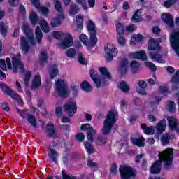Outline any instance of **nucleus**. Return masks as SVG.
Wrapping results in <instances>:
<instances>
[{
	"mask_svg": "<svg viewBox=\"0 0 179 179\" xmlns=\"http://www.w3.org/2000/svg\"><path fill=\"white\" fill-rule=\"evenodd\" d=\"M159 159L151 166L150 173L152 174H159L162 170V164L163 163L164 167L169 169L171 164H173V159L174 157L173 148H168L162 152H159Z\"/></svg>",
	"mask_w": 179,
	"mask_h": 179,
	"instance_id": "f257e3e1",
	"label": "nucleus"
},
{
	"mask_svg": "<svg viewBox=\"0 0 179 179\" xmlns=\"http://www.w3.org/2000/svg\"><path fill=\"white\" fill-rule=\"evenodd\" d=\"M22 31L26 34V38L22 36L20 38L21 49L24 54H27L30 50V45H34L36 44L34 34H33V31L29 28V24L26 23L22 25Z\"/></svg>",
	"mask_w": 179,
	"mask_h": 179,
	"instance_id": "f03ea898",
	"label": "nucleus"
},
{
	"mask_svg": "<svg viewBox=\"0 0 179 179\" xmlns=\"http://www.w3.org/2000/svg\"><path fill=\"white\" fill-rule=\"evenodd\" d=\"M88 31L90 34V38L89 41V38L84 34H82L80 35L79 38L84 44V45H88L90 47H95L96 44H97V36H96V33L97 32V29L94 26V23L92 20L88 22L87 25Z\"/></svg>",
	"mask_w": 179,
	"mask_h": 179,
	"instance_id": "7ed1b4c3",
	"label": "nucleus"
},
{
	"mask_svg": "<svg viewBox=\"0 0 179 179\" xmlns=\"http://www.w3.org/2000/svg\"><path fill=\"white\" fill-rule=\"evenodd\" d=\"M53 37L57 38V40L62 39L61 42L58 44L60 48L66 50V48H69L73 45V38L72 35L69 33H64L58 31L53 32Z\"/></svg>",
	"mask_w": 179,
	"mask_h": 179,
	"instance_id": "20e7f679",
	"label": "nucleus"
},
{
	"mask_svg": "<svg viewBox=\"0 0 179 179\" xmlns=\"http://www.w3.org/2000/svg\"><path fill=\"white\" fill-rule=\"evenodd\" d=\"M166 127H167V122H166V120L164 119L159 121L156 127L153 126L148 127V125H146V124H141V129L143 130V132L144 134H145V135H153L155 131H157V135H162V134L164 132Z\"/></svg>",
	"mask_w": 179,
	"mask_h": 179,
	"instance_id": "39448f33",
	"label": "nucleus"
},
{
	"mask_svg": "<svg viewBox=\"0 0 179 179\" xmlns=\"http://www.w3.org/2000/svg\"><path fill=\"white\" fill-rule=\"evenodd\" d=\"M117 119L115 118V113L114 111H109L103 122L102 128V134L103 135H108L113 129Z\"/></svg>",
	"mask_w": 179,
	"mask_h": 179,
	"instance_id": "423d86ee",
	"label": "nucleus"
},
{
	"mask_svg": "<svg viewBox=\"0 0 179 179\" xmlns=\"http://www.w3.org/2000/svg\"><path fill=\"white\" fill-rule=\"evenodd\" d=\"M55 90L57 94L63 99H66L69 96V87H68V83L64 80H57L55 83Z\"/></svg>",
	"mask_w": 179,
	"mask_h": 179,
	"instance_id": "0eeeda50",
	"label": "nucleus"
},
{
	"mask_svg": "<svg viewBox=\"0 0 179 179\" xmlns=\"http://www.w3.org/2000/svg\"><path fill=\"white\" fill-rule=\"evenodd\" d=\"M29 18L31 20V23L34 25L37 24V22H39V24L43 33H50V31L51 29H50V27H48V24L45 21V20H44V18H38L36 12L32 11L30 13Z\"/></svg>",
	"mask_w": 179,
	"mask_h": 179,
	"instance_id": "6e6552de",
	"label": "nucleus"
},
{
	"mask_svg": "<svg viewBox=\"0 0 179 179\" xmlns=\"http://www.w3.org/2000/svg\"><path fill=\"white\" fill-rule=\"evenodd\" d=\"M119 171L122 179H133L136 177V170L131 166L125 165L120 166Z\"/></svg>",
	"mask_w": 179,
	"mask_h": 179,
	"instance_id": "1a4fd4ad",
	"label": "nucleus"
},
{
	"mask_svg": "<svg viewBox=\"0 0 179 179\" xmlns=\"http://www.w3.org/2000/svg\"><path fill=\"white\" fill-rule=\"evenodd\" d=\"M105 52L107 55V61L110 62V61L118 54V49L115 48L113 44L109 43L105 46Z\"/></svg>",
	"mask_w": 179,
	"mask_h": 179,
	"instance_id": "9d476101",
	"label": "nucleus"
},
{
	"mask_svg": "<svg viewBox=\"0 0 179 179\" xmlns=\"http://www.w3.org/2000/svg\"><path fill=\"white\" fill-rule=\"evenodd\" d=\"M64 110L67 113L69 117H73V115L78 111V106L76 102L73 101H69L64 106Z\"/></svg>",
	"mask_w": 179,
	"mask_h": 179,
	"instance_id": "9b49d317",
	"label": "nucleus"
},
{
	"mask_svg": "<svg viewBox=\"0 0 179 179\" xmlns=\"http://www.w3.org/2000/svg\"><path fill=\"white\" fill-rule=\"evenodd\" d=\"M171 47L179 57V32H173L170 37Z\"/></svg>",
	"mask_w": 179,
	"mask_h": 179,
	"instance_id": "f8f14e48",
	"label": "nucleus"
},
{
	"mask_svg": "<svg viewBox=\"0 0 179 179\" xmlns=\"http://www.w3.org/2000/svg\"><path fill=\"white\" fill-rule=\"evenodd\" d=\"M0 87L2 89L3 93L7 94V96H10L11 99L13 100H19V94L11 90L6 84L0 83Z\"/></svg>",
	"mask_w": 179,
	"mask_h": 179,
	"instance_id": "ddd939ff",
	"label": "nucleus"
},
{
	"mask_svg": "<svg viewBox=\"0 0 179 179\" xmlns=\"http://www.w3.org/2000/svg\"><path fill=\"white\" fill-rule=\"evenodd\" d=\"M90 76L92 80L94 82L96 87H101L104 83H106V80H101V76H97V71L94 70L90 71Z\"/></svg>",
	"mask_w": 179,
	"mask_h": 179,
	"instance_id": "4468645a",
	"label": "nucleus"
},
{
	"mask_svg": "<svg viewBox=\"0 0 179 179\" xmlns=\"http://www.w3.org/2000/svg\"><path fill=\"white\" fill-rule=\"evenodd\" d=\"M167 121L169 122V128L171 131H176L179 134V122L174 117H168Z\"/></svg>",
	"mask_w": 179,
	"mask_h": 179,
	"instance_id": "2eb2a0df",
	"label": "nucleus"
},
{
	"mask_svg": "<svg viewBox=\"0 0 179 179\" xmlns=\"http://www.w3.org/2000/svg\"><path fill=\"white\" fill-rule=\"evenodd\" d=\"M17 69H23V63L20 60V55L15 56L13 58V71L17 72Z\"/></svg>",
	"mask_w": 179,
	"mask_h": 179,
	"instance_id": "dca6fc26",
	"label": "nucleus"
},
{
	"mask_svg": "<svg viewBox=\"0 0 179 179\" xmlns=\"http://www.w3.org/2000/svg\"><path fill=\"white\" fill-rule=\"evenodd\" d=\"M99 70L102 76H101V80H105V83L108 82V80H111V74L107 70L106 67H99Z\"/></svg>",
	"mask_w": 179,
	"mask_h": 179,
	"instance_id": "f3484780",
	"label": "nucleus"
},
{
	"mask_svg": "<svg viewBox=\"0 0 179 179\" xmlns=\"http://www.w3.org/2000/svg\"><path fill=\"white\" fill-rule=\"evenodd\" d=\"M128 59H123L120 62V66L118 68V71L121 75H127V72H128Z\"/></svg>",
	"mask_w": 179,
	"mask_h": 179,
	"instance_id": "a211bd4d",
	"label": "nucleus"
},
{
	"mask_svg": "<svg viewBox=\"0 0 179 179\" xmlns=\"http://www.w3.org/2000/svg\"><path fill=\"white\" fill-rule=\"evenodd\" d=\"M162 19L163 22L166 23V24L169 27H173V26L174 25V20L173 19V16H171V15H170V13H165V14L162 15Z\"/></svg>",
	"mask_w": 179,
	"mask_h": 179,
	"instance_id": "6ab92c4d",
	"label": "nucleus"
},
{
	"mask_svg": "<svg viewBox=\"0 0 179 179\" xmlns=\"http://www.w3.org/2000/svg\"><path fill=\"white\" fill-rule=\"evenodd\" d=\"M150 56L151 59L156 61L158 64H164V60L162 59L163 56L158 53V52H150Z\"/></svg>",
	"mask_w": 179,
	"mask_h": 179,
	"instance_id": "aec40b11",
	"label": "nucleus"
},
{
	"mask_svg": "<svg viewBox=\"0 0 179 179\" xmlns=\"http://www.w3.org/2000/svg\"><path fill=\"white\" fill-rule=\"evenodd\" d=\"M148 49L151 51H159L160 46H159V41L156 39H150L148 42Z\"/></svg>",
	"mask_w": 179,
	"mask_h": 179,
	"instance_id": "412c9836",
	"label": "nucleus"
},
{
	"mask_svg": "<svg viewBox=\"0 0 179 179\" xmlns=\"http://www.w3.org/2000/svg\"><path fill=\"white\" fill-rule=\"evenodd\" d=\"M6 62H5V59H0V68L3 71H6V68H8V69H12V63L10 62V59L7 58Z\"/></svg>",
	"mask_w": 179,
	"mask_h": 179,
	"instance_id": "4be33fe9",
	"label": "nucleus"
},
{
	"mask_svg": "<svg viewBox=\"0 0 179 179\" xmlns=\"http://www.w3.org/2000/svg\"><path fill=\"white\" fill-rule=\"evenodd\" d=\"M58 156L59 154L57 150L53 148H50L48 152V157L52 162H54V163H58Z\"/></svg>",
	"mask_w": 179,
	"mask_h": 179,
	"instance_id": "5701e85b",
	"label": "nucleus"
},
{
	"mask_svg": "<svg viewBox=\"0 0 179 179\" xmlns=\"http://www.w3.org/2000/svg\"><path fill=\"white\" fill-rule=\"evenodd\" d=\"M41 86V78L40 76H35L32 80L31 89L32 90H36Z\"/></svg>",
	"mask_w": 179,
	"mask_h": 179,
	"instance_id": "b1692460",
	"label": "nucleus"
},
{
	"mask_svg": "<svg viewBox=\"0 0 179 179\" xmlns=\"http://www.w3.org/2000/svg\"><path fill=\"white\" fill-rule=\"evenodd\" d=\"M46 134L47 136H49V138H52V136H54V134H55V127H54V124L48 123L46 126Z\"/></svg>",
	"mask_w": 179,
	"mask_h": 179,
	"instance_id": "393cba45",
	"label": "nucleus"
},
{
	"mask_svg": "<svg viewBox=\"0 0 179 179\" xmlns=\"http://www.w3.org/2000/svg\"><path fill=\"white\" fill-rule=\"evenodd\" d=\"M27 120L28 122H29L30 125L31 127H34L35 129H37L38 128V126H37V119H36V117L31 114H28L27 115Z\"/></svg>",
	"mask_w": 179,
	"mask_h": 179,
	"instance_id": "a878e982",
	"label": "nucleus"
},
{
	"mask_svg": "<svg viewBox=\"0 0 179 179\" xmlns=\"http://www.w3.org/2000/svg\"><path fill=\"white\" fill-rule=\"evenodd\" d=\"M134 58L136 59H141V61H146L148 59V56L146 55V52L140 51L133 54Z\"/></svg>",
	"mask_w": 179,
	"mask_h": 179,
	"instance_id": "bb28decb",
	"label": "nucleus"
},
{
	"mask_svg": "<svg viewBox=\"0 0 179 179\" xmlns=\"http://www.w3.org/2000/svg\"><path fill=\"white\" fill-rule=\"evenodd\" d=\"M131 142L133 145H136V146H145V138L143 137L131 138Z\"/></svg>",
	"mask_w": 179,
	"mask_h": 179,
	"instance_id": "cd10ccee",
	"label": "nucleus"
},
{
	"mask_svg": "<svg viewBox=\"0 0 179 179\" xmlns=\"http://www.w3.org/2000/svg\"><path fill=\"white\" fill-rule=\"evenodd\" d=\"M65 15L64 14H60L58 17L54 18L51 22L52 27H58V26H61V19H64Z\"/></svg>",
	"mask_w": 179,
	"mask_h": 179,
	"instance_id": "c85d7f7f",
	"label": "nucleus"
},
{
	"mask_svg": "<svg viewBox=\"0 0 179 179\" xmlns=\"http://www.w3.org/2000/svg\"><path fill=\"white\" fill-rule=\"evenodd\" d=\"M79 13V6L78 5L73 3L70 6L69 15L70 16H75Z\"/></svg>",
	"mask_w": 179,
	"mask_h": 179,
	"instance_id": "c756f323",
	"label": "nucleus"
},
{
	"mask_svg": "<svg viewBox=\"0 0 179 179\" xmlns=\"http://www.w3.org/2000/svg\"><path fill=\"white\" fill-rule=\"evenodd\" d=\"M35 35L38 44H40V43H41V40L43 39V32L41 31L39 26L36 27Z\"/></svg>",
	"mask_w": 179,
	"mask_h": 179,
	"instance_id": "7c9ffc66",
	"label": "nucleus"
},
{
	"mask_svg": "<svg viewBox=\"0 0 179 179\" xmlns=\"http://www.w3.org/2000/svg\"><path fill=\"white\" fill-rule=\"evenodd\" d=\"M8 27V23H5L2 21L0 22V33L2 36H6Z\"/></svg>",
	"mask_w": 179,
	"mask_h": 179,
	"instance_id": "2f4dec72",
	"label": "nucleus"
},
{
	"mask_svg": "<svg viewBox=\"0 0 179 179\" xmlns=\"http://www.w3.org/2000/svg\"><path fill=\"white\" fill-rule=\"evenodd\" d=\"M80 87L84 90V92H90L92 90V85L89 83L87 80H84L80 84Z\"/></svg>",
	"mask_w": 179,
	"mask_h": 179,
	"instance_id": "473e14b6",
	"label": "nucleus"
},
{
	"mask_svg": "<svg viewBox=\"0 0 179 179\" xmlns=\"http://www.w3.org/2000/svg\"><path fill=\"white\" fill-rule=\"evenodd\" d=\"M118 87L124 92V93H128L129 92V85L124 81H122L118 84Z\"/></svg>",
	"mask_w": 179,
	"mask_h": 179,
	"instance_id": "72a5a7b5",
	"label": "nucleus"
},
{
	"mask_svg": "<svg viewBox=\"0 0 179 179\" xmlns=\"http://www.w3.org/2000/svg\"><path fill=\"white\" fill-rule=\"evenodd\" d=\"M82 131H88V132H92V134H97V131L93 129V127H90V124L87 123L84 124L81 126Z\"/></svg>",
	"mask_w": 179,
	"mask_h": 179,
	"instance_id": "f704fd0d",
	"label": "nucleus"
},
{
	"mask_svg": "<svg viewBox=\"0 0 179 179\" xmlns=\"http://www.w3.org/2000/svg\"><path fill=\"white\" fill-rule=\"evenodd\" d=\"M49 72L51 79H54V78L58 75V67H57L55 65H53L50 68Z\"/></svg>",
	"mask_w": 179,
	"mask_h": 179,
	"instance_id": "c9c22d12",
	"label": "nucleus"
},
{
	"mask_svg": "<svg viewBox=\"0 0 179 179\" xmlns=\"http://www.w3.org/2000/svg\"><path fill=\"white\" fill-rule=\"evenodd\" d=\"M48 59V55L47 54V50L45 49H42L39 56V59L41 62H47Z\"/></svg>",
	"mask_w": 179,
	"mask_h": 179,
	"instance_id": "e433bc0d",
	"label": "nucleus"
},
{
	"mask_svg": "<svg viewBox=\"0 0 179 179\" xmlns=\"http://www.w3.org/2000/svg\"><path fill=\"white\" fill-rule=\"evenodd\" d=\"M161 142L164 145H169L170 143V134L167 133L164 134L161 137Z\"/></svg>",
	"mask_w": 179,
	"mask_h": 179,
	"instance_id": "4c0bfd02",
	"label": "nucleus"
},
{
	"mask_svg": "<svg viewBox=\"0 0 179 179\" xmlns=\"http://www.w3.org/2000/svg\"><path fill=\"white\" fill-rule=\"evenodd\" d=\"M31 78V72L26 71L24 78V85L25 87H29V83L30 82V78Z\"/></svg>",
	"mask_w": 179,
	"mask_h": 179,
	"instance_id": "58836bf2",
	"label": "nucleus"
},
{
	"mask_svg": "<svg viewBox=\"0 0 179 179\" xmlns=\"http://www.w3.org/2000/svg\"><path fill=\"white\" fill-rule=\"evenodd\" d=\"M116 31L118 36H122V34H124V31H125L124 25L121 23L116 24Z\"/></svg>",
	"mask_w": 179,
	"mask_h": 179,
	"instance_id": "ea45409f",
	"label": "nucleus"
},
{
	"mask_svg": "<svg viewBox=\"0 0 179 179\" xmlns=\"http://www.w3.org/2000/svg\"><path fill=\"white\" fill-rule=\"evenodd\" d=\"M76 22H77V29L82 30L83 29V17L80 15L76 16Z\"/></svg>",
	"mask_w": 179,
	"mask_h": 179,
	"instance_id": "a19ab883",
	"label": "nucleus"
},
{
	"mask_svg": "<svg viewBox=\"0 0 179 179\" xmlns=\"http://www.w3.org/2000/svg\"><path fill=\"white\" fill-rule=\"evenodd\" d=\"M130 66L132 72L135 73V72H137L138 69H139L140 64L139 62L134 60L131 62Z\"/></svg>",
	"mask_w": 179,
	"mask_h": 179,
	"instance_id": "79ce46f5",
	"label": "nucleus"
},
{
	"mask_svg": "<svg viewBox=\"0 0 179 179\" xmlns=\"http://www.w3.org/2000/svg\"><path fill=\"white\" fill-rule=\"evenodd\" d=\"M142 38H143V36L141 34L136 35L135 36H133L131 38L130 43L131 44H133L134 45H135V44H138V43H139V41H141Z\"/></svg>",
	"mask_w": 179,
	"mask_h": 179,
	"instance_id": "37998d69",
	"label": "nucleus"
},
{
	"mask_svg": "<svg viewBox=\"0 0 179 179\" xmlns=\"http://www.w3.org/2000/svg\"><path fill=\"white\" fill-rule=\"evenodd\" d=\"M85 148L90 155L94 153V148L93 145L89 142H84Z\"/></svg>",
	"mask_w": 179,
	"mask_h": 179,
	"instance_id": "c03bdc74",
	"label": "nucleus"
},
{
	"mask_svg": "<svg viewBox=\"0 0 179 179\" xmlns=\"http://www.w3.org/2000/svg\"><path fill=\"white\" fill-rule=\"evenodd\" d=\"M139 19H141V10H138L133 15L131 22H133V23H137V22H139Z\"/></svg>",
	"mask_w": 179,
	"mask_h": 179,
	"instance_id": "a18cd8bd",
	"label": "nucleus"
},
{
	"mask_svg": "<svg viewBox=\"0 0 179 179\" xmlns=\"http://www.w3.org/2000/svg\"><path fill=\"white\" fill-rule=\"evenodd\" d=\"M55 7L57 12H59V13H60V15L61 14L64 15V13H62V10H63L62 6L61 5V2H59V1L56 0L55 1Z\"/></svg>",
	"mask_w": 179,
	"mask_h": 179,
	"instance_id": "49530a36",
	"label": "nucleus"
},
{
	"mask_svg": "<svg viewBox=\"0 0 179 179\" xmlns=\"http://www.w3.org/2000/svg\"><path fill=\"white\" fill-rule=\"evenodd\" d=\"M117 43L119 44V45H120V47H124V45L127 44V40L122 36V35H118Z\"/></svg>",
	"mask_w": 179,
	"mask_h": 179,
	"instance_id": "de8ad7c7",
	"label": "nucleus"
},
{
	"mask_svg": "<svg viewBox=\"0 0 179 179\" xmlns=\"http://www.w3.org/2000/svg\"><path fill=\"white\" fill-rule=\"evenodd\" d=\"M98 143L99 145H103L107 143V136L105 135H101L98 137Z\"/></svg>",
	"mask_w": 179,
	"mask_h": 179,
	"instance_id": "09e8293b",
	"label": "nucleus"
},
{
	"mask_svg": "<svg viewBox=\"0 0 179 179\" xmlns=\"http://www.w3.org/2000/svg\"><path fill=\"white\" fill-rule=\"evenodd\" d=\"M66 55L69 57V58H73V57L76 55V50L73 48H70L66 50Z\"/></svg>",
	"mask_w": 179,
	"mask_h": 179,
	"instance_id": "8fccbe9b",
	"label": "nucleus"
},
{
	"mask_svg": "<svg viewBox=\"0 0 179 179\" xmlns=\"http://www.w3.org/2000/svg\"><path fill=\"white\" fill-rule=\"evenodd\" d=\"M168 110L170 113H174L176 110V103L173 101H168Z\"/></svg>",
	"mask_w": 179,
	"mask_h": 179,
	"instance_id": "3c124183",
	"label": "nucleus"
},
{
	"mask_svg": "<svg viewBox=\"0 0 179 179\" xmlns=\"http://www.w3.org/2000/svg\"><path fill=\"white\" fill-rule=\"evenodd\" d=\"M78 62L82 64V65H86L87 64V60L85 59L82 53L78 54Z\"/></svg>",
	"mask_w": 179,
	"mask_h": 179,
	"instance_id": "603ef678",
	"label": "nucleus"
},
{
	"mask_svg": "<svg viewBox=\"0 0 179 179\" xmlns=\"http://www.w3.org/2000/svg\"><path fill=\"white\" fill-rule=\"evenodd\" d=\"M176 1L177 0H167L164 3V5L165 8H170V6H173L176 3Z\"/></svg>",
	"mask_w": 179,
	"mask_h": 179,
	"instance_id": "864d4df0",
	"label": "nucleus"
},
{
	"mask_svg": "<svg viewBox=\"0 0 179 179\" xmlns=\"http://www.w3.org/2000/svg\"><path fill=\"white\" fill-rule=\"evenodd\" d=\"M145 66H147L148 68H150L152 71H156V65L150 62H145Z\"/></svg>",
	"mask_w": 179,
	"mask_h": 179,
	"instance_id": "5fc2aeb1",
	"label": "nucleus"
},
{
	"mask_svg": "<svg viewBox=\"0 0 179 179\" xmlns=\"http://www.w3.org/2000/svg\"><path fill=\"white\" fill-rule=\"evenodd\" d=\"M159 90L160 93L164 94V93H167V92H169V88L164 85H160L159 87Z\"/></svg>",
	"mask_w": 179,
	"mask_h": 179,
	"instance_id": "6e6d98bb",
	"label": "nucleus"
},
{
	"mask_svg": "<svg viewBox=\"0 0 179 179\" xmlns=\"http://www.w3.org/2000/svg\"><path fill=\"white\" fill-rule=\"evenodd\" d=\"M110 170L111 174H113V176H115V174H117V164H113L110 166Z\"/></svg>",
	"mask_w": 179,
	"mask_h": 179,
	"instance_id": "4d7b16f0",
	"label": "nucleus"
},
{
	"mask_svg": "<svg viewBox=\"0 0 179 179\" xmlns=\"http://www.w3.org/2000/svg\"><path fill=\"white\" fill-rule=\"evenodd\" d=\"M76 138L80 142H83V141H85V136L82 133H78L76 135Z\"/></svg>",
	"mask_w": 179,
	"mask_h": 179,
	"instance_id": "13d9d810",
	"label": "nucleus"
},
{
	"mask_svg": "<svg viewBox=\"0 0 179 179\" xmlns=\"http://www.w3.org/2000/svg\"><path fill=\"white\" fill-rule=\"evenodd\" d=\"M17 113L18 114H20V117H22V118L23 119L27 118V115H29V114H27V113H26V111L24 110H18Z\"/></svg>",
	"mask_w": 179,
	"mask_h": 179,
	"instance_id": "bf43d9fd",
	"label": "nucleus"
},
{
	"mask_svg": "<svg viewBox=\"0 0 179 179\" xmlns=\"http://www.w3.org/2000/svg\"><path fill=\"white\" fill-rule=\"evenodd\" d=\"M138 85H139L141 89H145V88H146V86H148V84L143 80H140L138 81Z\"/></svg>",
	"mask_w": 179,
	"mask_h": 179,
	"instance_id": "052dcab7",
	"label": "nucleus"
},
{
	"mask_svg": "<svg viewBox=\"0 0 179 179\" xmlns=\"http://www.w3.org/2000/svg\"><path fill=\"white\" fill-rule=\"evenodd\" d=\"M1 108L2 110H4V111H9L10 110V108H9V105L6 102L2 103Z\"/></svg>",
	"mask_w": 179,
	"mask_h": 179,
	"instance_id": "680f3d73",
	"label": "nucleus"
},
{
	"mask_svg": "<svg viewBox=\"0 0 179 179\" xmlns=\"http://www.w3.org/2000/svg\"><path fill=\"white\" fill-rule=\"evenodd\" d=\"M147 120L150 121V122H156V121H157V119L152 115H148Z\"/></svg>",
	"mask_w": 179,
	"mask_h": 179,
	"instance_id": "e2e57ef3",
	"label": "nucleus"
},
{
	"mask_svg": "<svg viewBox=\"0 0 179 179\" xmlns=\"http://www.w3.org/2000/svg\"><path fill=\"white\" fill-rule=\"evenodd\" d=\"M15 86L19 93H22V92H23V90H22V85H20V83H19V81H16Z\"/></svg>",
	"mask_w": 179,
	"mask_h": 179,
	"instance_id": "0e129e2a",
	"label": "nucleus"
},
{
	"mask_svg": "<svg viewBox=\"0 0 179 179\" xmlns=\"http://www.w3.org/2000/svg\"><path fill=\"white\" fill-rule=\"evenodd\" d=\"M166 71L171 75H173V73H174V72H176V69H174V67H171V66H167L166 67Z\"/></svg>",
	"mask_w": 179,
	"mask_h": 179,
	"instance_id": "69168bd1",
	"label": "nucleus"
},
{
	"mask_svg": "<svg viewBox=\"0 0 179 179\" xmlns=\"http://www.w3.org/2000/svg\"><path fill=\"white\" fill-rule=\"evenodd\" d=\"M173 93H175L176 97H179V87L178 85L173 87Z\"/></svg>",
	"mask_w": 179,
	"mask_h": 179,
	"instance_id": "338daca9",
	"label": "nucleus"
},
{
	"mask_svg": "<svg viewBox=\"0 0 179 179\" xmlns=\"http://www.w3.org/2000/svg\"><path fill=\"white\" fill-rule=\"evenodd\" d=\"M88 166H90V167H97V164H96V162H94L92 160H88Z\"/></svg>",
	"mask_w": 179,
	"mask_h": 179,
	"instance_id": "774afa93",
	"label": "nucleus"
}]
</instances>
